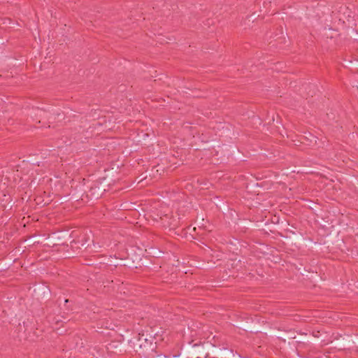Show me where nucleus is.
<instances>
[{
    "label": "nucleus",
    "instance_id": "6e6552de",
    "mask_svg": "<svg viewBox=\"0 0 358 358\" xmlns=\"http://www.w3.org/2000/svg\"><path fill=\"white\" fill-rule=\"evenodd\" d=\"M85 178H83L74 185V182L71 185L70 195L71 199L76 201H80L82 203L87 204L88 201L85 200V194L87 193Z\"/></svg>",
    "mask_w": 358,
    "mask_h": 358
},
{
    "label": "nucleus",
    "instance_id": "5701e85b",
    "mask_svg": "<svg viewBox=\"0 0 358 358\" xmlns=\"http://www.w3.org/2000/svg\"><path fill=\"white\" fill-rule=\"evenodd\" d=\"M308 94H310L311 96H313V94H315V92L311 93L310 91L308 92Z\"/></svg>",
    "mask_w": 358,
    "mask_h": 358
},
{
    "label": "nucleus",
    "instance_id": "bb28decb",
    "mask_svg": "<svg viewBox=\"0 0 358 358\" xmlns=\"http://www.w3.org/2000/svg\"><path fill=\"white\" fill-rule=\"evenodd\" d=\"M187 358H189V357H187Z\"/></svg>",
    "mask_w": 358,
    "mask_h": 358
},
{
    "label": "nucleus",
    "instance_id": "ddd939ff",
    "mask_svg": "<svg viewBox=\"0 0 358 358\" xmlns=\"http://www.w3.org/2000/svg\"><path fill=\"white\" fill-rule=\"evenodd\" d=\"M63 307H60L62 310L61 313L69 315L73 313L77 308L76 303L74 300L69 299H64L63 300Z\"/></svg>",
    "mask_w": 358,
    "mask_h": 358
},
{
    "label": "nucleus",
    "instance_id": "a211bd4d",
    "mask_svg": "<svg viewBox=\"0 0 358 358\" xmlns=\"http://www.w3.org/2000/svg\"><path fill=\"white\" fill-rule=\"evenodd\" d=\"M150 254H151L153 257H157L164 253L162 250L155 247H150Z\"/></svg>",
    "mask_w": 358,
    "mask_h": 358
},
{
    "label": "nucleus",
    "instance_id": "9b49d317",
    "mask_svg": "<svg viewBox=\"0 0 358 358\" xmlns=\"http://www.w3.org/2000/svg\"><path fill=\"white\" fill-rule=\"evenodd\" d=\"M165 217L166 219H168V220H165L164 222V226L166 229H168L169 234L170 236H179V233L177 231V229L179 226V218L176 219L173 215L169 217L168 215H166Z\"/></svg>",
    "mask_w": 358,
    "mask_h": 358
},
{
    "label": "nucleus",
    "instance_id": "0eeeda50",
    "mask_svg": "<svg viewBox=\"0 0 358 358\" xmlns=\"http://www.w3.org/2000/svg\"><path fill=\"white\" fill-rule=\"evenodd\" d=\"M157 342L155 339L148 338V332L143 331L142 334H138V341L136 344H134V348L138 349H144L148 352H157Z\"/></svg>",
    "mask_w": 358,
    "mask_h": 358
},
{
    "label": "nucleus",
    "instance_id": "f257e3e1",
    "mask_svg": "<svg viewBox=\"0 0 358 358\" xmlns=\"http://www.w3.org/2000/svg\"><path fill=\"white\" fill-rule=\"evenodd\" d=\"M20 167L29 186L36 188L45 180V171L43 168L48 167V162L41 154H33L24 159Z\"/></svg>",
    "mask_w": 358,
    "mask_h": 358
},
{
    "label": "nucleus",
    "instance_id": "f03ea898",
    "mask_svg": "<svg viewBox=\"0 0 358 358\" xmlns=\"http://www.w3.org/2000/svg\"><path fill=\"white\" fill-rule=\"evenodd\" d=\"M94 246V234L90 229L75 228L72 229L70 246L66 252L67 255L73 257L93 248Z\"/></svg>",
    "mask_w": 358,
    "mask_h": 358
},
{
    "label": "nucleus",
    "instance_id": "b1692460",
    "mask_svg": "<svg viewBox=\"0 0 358 358\" xmlns=\"http://www.w3.org/2000/svg\"><path fill=\"white\" fill-rule=\"evenodd\" d=\"M187 330H188V331H190V333H191V336L192 337V336H193L192 331H190V328H189V327H188V328H187Z\"/></svg>",
    "mask_w": 358,
    "mask_h": 358
},
{
    "label": "nucleus",
    "instance_id": "423d86ee",
    "mask_svg": "<svg viewBox=\"0 0 358 358\" xmlns=\"http://www.w3.org/2000/svg\"><path fill=\"white\" fill-rule=\"evenodd\" d=\"M100 259H105V262H99L101 264L103 265V268L108 270L113 271L116 268L117 266H129L137 268L138 265L135 262L134 260L131 261L129 258L127 257L124 259H118L115 256L113 257L112 256H101L99 257Z\"/></svg>",
    "mask_w": 358,
    "mask_h": 358
},
{
    "label": "nucleus",
    "instance_id": "9d476101",
    "mask_svg": "<svg viewBox=\"0 0 358 358\" xmlns=\"http://www.w3.org/2000/svg\"><path fill=\"white\" fill-rule=\"evenodd\" d=\"M194 341V339H189L187 338L186 332L185 331L183 334V342L187 343L189 345L192 344V348H194V352L196 354H201L202 356H196L195 358H207L208 357V352H203L204 348L203 344L199 341L195 343H193Z\"/></svg>",
    "mask_w": 358,
    "mask_h": 358
},
{
    "label": "nucleus",
    "instance_id": "6ab92c4d",
    "mask_svg": "<svg viewBox=\"0 0 358 358\" xmlns=\"http://www.w3.org/2000/svg\"><path fill=\"white\" fill-rule=\"evenodd\" d=\"M60 300H61V297H59V299L56 301H48L45 304L44 308L48 309V307L55 305L56 303L59 302Z\"/></svg>",
    "mask_w": 358,
    "mask_h": 358
},
{
    "label": "nucleus",
    "instance_id": "412c9836",
    "mask_svg": "<svg viewBox=\"0 0 358 358\" xmlns=\"http://www.w3.org/2000/svg\"><path fill=\"white\" fill-rule=\"evenodd\" d=\"M155 355H154L152 353H148V356H144L143 357L141 358H155Z\"/></svg>",
    "mask_w": 358,
    "mask_h": 358
},
{
    "label": "nucleus",
    "instance_id": "20e7f679",
    "mask_svg": "<svg viewBox=\"0 0 358 358\" xmlns=\"http://www.w3.org/2000/svg\"><path fill=\"white\" fill-rule=\"evenodd\" d=\"M18 334L22 333L25 340L36 342L43 339V329L38 328V321L34 316L27 317L17 327Z\"/></svg>",
    "mask_w": 358,
    "mask_h": 358
},
{
    "label": "nucleus",
    "instance_id": "1a4fd4ad",
    "mask_svg": "<svg viewBox=\"0 0 358 358\" xmlns=\"http://www.w3.org/2000/svg\"><path fill=\"white\" fill-rule=\"evenodd\" d=\"M145 332H148V338L155 339L157 343L163 341L169 334L166 329L158 326L150 327Z\"/></svg>",
    "mask_w": 358,
    "mask_h": 358
},
{
    "label": "nucleus",
    "instance_id": "f8f14e48",
    "mask_svg": "<svg viewBox=\"0 0 358 358\" xmlns=\"http://www.w3.org/2000/svg\"><path fill=\"white\" fill-rule=\"evenodd\" d=\"M74 142L77 144H84L89 143L90 139H92V131L88 130H83L82 132H78L74 134Z\"/></svg>",
    "mask_w": 358,
    "mask_h": 358
},
{
    "label": "nucleus",
    "instance_id": "39448f33",
    "mask_svg": "<svg viewBox=\"0 0 358 358\" xmlns=\"http://www.w3.org/2000/svg\"><path fill=\"white\" fill-rule=\"evenodd\" d=\"M72 229L70 228H62L48 234L45 237V243L48 246L63 245L69 248L68 243L71 242Z\"/></svg>",
    "mask_w": 358,
    "mask_h": 358
},
{
    "label": "nucleus",
    "instance_id": "dca6fc26",
    "mask_svg": "<svg viewBox=\"0 0 358 358\" xmlns=\"http://www.w3.org/2000/svg\"><path fill=\"white\" fill-rule=\"evenodd\" d=\"M36 204L40 206L41 208L48 206L52 201L50 199V196H48L46 199H43L42 196H37L34 199Z\"/></svg>",
    "mask_w": 358,
    "mask_h": 358
},
{
    "label": "nucleus",
    "instance_id": "2eb2a0df",
    "mask_svg": "<svg viewBox=\"0 0 358 358\" xmlns=\"http://www.w3.org/2000/svg\"><path fill=\"white\" fill-rule=\"evenodd\" d=\"M155 358H179V348H175L171 351L157 354Z\"/></svg>",
    "mask_w": 358,
    "mask_h": 358
},
{
    "label": "nucleus",
    "instance_id": "4be33fe9",
    "mask_svg": "<svg viewBox=\"0 0 358 358\" xmlns=\"http://www.w3.org/2000/svg\"><path fill=\"white\" fill-rule=\"evenodd\" d=\"M113 347V346L111 344H110V348L109 347L107 348V350L108 352H110V348H112Z\"/></svg>",
    "mask_w": 358,
    "mask_h": 358
},
{
    "label": "nucleus",
    "instance_id": "393cba45",
    "mask_svg": "<svg viewBox=\"0 0 358 358\" xmlns=\"http://www.w3.org/2000/svg\"><path fill=\"white\" fill-rule=\"evenodd\" d=\"M100 262H105V259H101Z\"/></svg>",
    "mask_w": 358,
    "mask_h": 358
},
{
    "label": "nucleus",
    "instance_id": "f3484780",
    "mask_svg": "<svg viewBox=\"0 0 358 358\" xmlns=\"http://www.w3.org/2000/svg\"><path fill=\"white\" fill-rule=\"evenodd\" d=\"M38 291L42 294V298L44 299H48L51 295V290L48 285H43L38 288Z\"/></svg>",
    "mask_w": 358,
    "mask_h": 358
},
{
    "label": "nucleus",
    "instance_id": "a878e982",
    "mask_svg": "<svg viewBox=\"0 0 358 358\" xmlns=\"http://www.w3.org/2000/svg\"><path fill=\"white\" fill-rule=\"evenodd\" d=\"M176 213L178 214V209L176 210Z\"/></svg>",
    "mask_w": 358,
    "mask_h": 358
},
{
    "label": "nucleus",
    "instance_id": "7ed1b4c3",
    "mask_svg": "<svg viewBox=\"0 0 358 358\" xmlns=\"http://www.w3.org/2000/svg\"><path fill=\"white\" fill-rule=\"evenodd\" d=\"M109 179L106 177L99 178L96 180L86 181L87 193L85 200L92 205L94 201L100 199L110 189Z\"/></svg>",
    "mask_w": 358,
    "mask_h": 358
},
{
    "label": "nucleus",
    "instance_id": "aec40b11",
    "mask_svg": "<svg viewBox=\"0 0 358 358\" xmlns=\"http://www.w3.org/2000/svg\"><path fill=\"white\" fill-rule=\"evenodd\" d=\"M156 168H157V166H152V167L151 168V170H150V171L149 172V173H150V176H155V169H156Z\"/></svg>",
    "mask_w": 358,
    "mask_h": 358
},
{
    "label": "nucleus",
    "instance_id": "4468645a",
    "mask_svg": "<svg viewBox=\"0 0 358 358\" xmlns=\"http://www.w3.org/2000/svg\"><path fill=\"white\" fill-rule=\"evenodd\" d=\"M43 237H46V234H34L30 236L25 237L24 242L27 245L28 247H32L36 244H40V241Z\"/></svg>",
    "mask_w": 358,
    "mask_h": 358
}]
</instances>
